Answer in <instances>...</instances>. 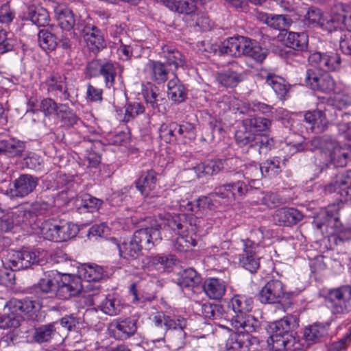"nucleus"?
Listing matches in <instances>:
<instances>
[{
	"mask_svg": "<svg viewBox=\"0 0 351 351\" xmlns=\"http://www.w3.org/2000/svg\"><path fill=\"white\" fill-rule=\"evenodd\" d=\"M253 304L252 298L245 295H236L231 299L230 305L236 313L231 319V325L235 330L254 332L258 328V321L247 314L252 311Z\"/></svg>",
	"mask_w": 351,
	"mask_h": 351,
	"instance_id": "f257e3e1",
	"label": "nucleus"
},
{
	"mask_svg": "<svg viewBox=\"0 0 351 351\" xmlns=\"http://www.w3.org/2000/svg\"><path fill=\"white\" fill-rule=\"evenodd\" d=\"M235 141L240 147L248 146L258 150L259 154L267 153L274 146V141L267 135L255 133L242 121L235 132Z\"/></svg>",
	"mask_w": 351,
	"mask_h": 351,
	"instance_id": "f03ea898",
	"label": "nucleus"
},
{
	"mask_svg": "<svg viewBox=\"0 0 351 351\" xmlns=\"http://www.w3.org/2000/svg\"><path fill=\"white\" fill-rule=\"evenodd\" d=\"M47 252L40 248L23 247L19 251L9 252L6 265L11 271L25 269L34 264L44 261Z\"/></svg>",
	"mask_w": 351,
	"mask_h": 351,
	"instance_id": "7ed1b4c3",
	"label": "nucleus"
},
{
	"mask_svg": "<svg viewBox=\"0 0 351 351\" xmlns=\"http://www.w3.org/2000/svg\"><path fill=\"white\" fill-rule=\"evenodd\" d=\"M167 225L173 232L179 234L174 243V248L178 252L189 251L195 246L197 241L189 234H184L188 226L185 215H179L171 217L167 219Z\"/></svg>",
	"mask_w": 351,
	"mask_h": 351,
	"instance_id": "20e7f679",
	"label": "nucleus"
},
{
	"mask_svg": "<svg viewBox=\"0 0 351 351\" xmlns=\"http://www.w3.org/2000/svg\"><path fill=\"white\" fill-rule=\"evenodd\" d=\"M326 302L333 313H346L351 311V287L349 285L330 289Z\"/></svg>",
	"mask_w": 351,
	"mask_h": 351,
	"instance_id": "39448f33",
	"label": "nucleus"
},
{
	"mask_svg": "<svg viewBox=\"0 0 351 351\" xmlns=\"http://www.w3.org/2000/svg\"><path fill=\"white\" fill-rule=\"evenodd\" d=\"M243 252L239 255V265L251 273H256L260 267L259 244L250 239H243Z\"/></svg>",
	"mask_w": 351,
	"mask_h": 351,
	"instance_id": "423d86ee",
	"label": "nucleus"
},
{
	"mask_svg": "<svg viewBox=\"0 0 351 351\" xmlns=\"http://www.w3.org/2000/svg\"><path fill=\"white\" fill-rule=\"evenodd\" d=\"M237 332L230 335L228 339L226 347L228 350L233 351H258V339L250 335L252 332L243 329L236 330Z\"/></svg>",
	"mask_w": 351,
	"mask_h": 351,
	"instance_id": "0eeeda50",
	"label": "nucleus"
},
{
	"mask_svg": "<svg viewBox=\"0 0 351 351\" xmlns=\"http://www.w3.org/2000/svg\"><path fill=\"white\" fill-rule=\"evenodd\" d=\"M304 82L313 90L329 94L335 88V82L327 72L321 73L313 69H308L306 73Z\"/></svg>",
	"mask_w": 351,
	"mask_h": 351,
	"instance_id": "6e6552de",
	"label": "nucleus"
},
{
	"mask_svg": "<svg viewBox=\"0 0 351 351\" xmlns=\"http://www.w3.org/2000/svg\"><path fill=\"white\" fill-rule=\"evenodd\" d=\"M84 289H89V285H84L80 276L66 275L58 285L56 296L62 300H67L81 293Z\"/></svg>",
	"mask_w": 351,
	"mask_h": 351,
	"instance_id": "1a4fd4ad",
	"label": "nucleus"
},
{
	"mask_svg": "<svg viewBox=\"0 0 351 351\" xmlns=\"http://www.w3.org/2000/svg\"><path fill=\"white\" fill-rule=\"evenodd\" d=\"M289 293L285 291L283 283L279 280L273 279L262 287L258 296L263 304H274L280 302Z\"/></svg>",
	"mask_w": 351,
	"mask_h": 351,
	"instance_id": "9d476101",
	"label": "nucleus"
},
{
	"mask_svg": "<svg viewBox=\"0 0 351 351\" xmlns=\"http://www.w3.org/2000/svg\"><path fill=\"white\" fill-rule=\"evenodd\" d=\"M271 351H303V345L295 335L278 336L271 334L267 341Z\"/></svg>",
	"mask_w": 351,
	"mask_h": 351,
	"instance_id": "9b49d317",
	"label": "nucleus"
},
{
	"mask_svg": "<svg viewBox=\"0 0 351 351\" xmlns=\"http://www.w3.org/2000/svg\"><path fill=\"white\" fill-rule=\"evenodd\" d=\"M37 185V178L23 174L14 181L12 187L7 190L6 193L11 198H22L33 192Z\"/></svg>",
	"mask_w": 351,
	"mask_h": 351,
	"instance_id": "f8f14e48",
	"label": "nucleus"
},
{
	"mask_svg": "<svg viewBox=\"0 0 351 351\" xmlns=\"http://www.w3.org/2000/svg\"><path fill=\"white\" fill-rule=\"evenodd\" d=\"M308 62L314 66L325 71H333L340 67L341 58L335 51L322 53L315 52L308 58Z\"/></svg>",
	"mask_w": 351,
	"mask_h": 351,
	"instance_id": "ddd939ff",
	"label": "nucleus"
},
{
	"mask_svg": "<svg viewBox=\"0 0 351 351\" xmlns=\"http://www.w3.org/2000/svg\"><path fill=\"white\" fill-rule=\"evenodd\" d=\"M108 330L110 334L115 339H127L136 332V319L130 317L114 319L110 324Z\"/></svg>",
	"mask_w": 351,
	"mask_h": 351,
	"instance_id": "4468645a",
	"label": "nucleus"
},
{
	"mask_svg": "<svg viewBox=\"0 0 351 351\" xmlns=\"http://www.w3.org/2000/svg\"><path fill=\"white\" fill-rule=\"evenodd\" d=\"M327 147L328 149L324 154L328 157L330 162L335 166H346L348 158L351 156V145L349 147L342 146L338 141L332 139L331 143L327 144Z\"/></svg>",
	"mask_w": 351,
	"mask_h": 351,
	"instance_id": "2eb2a0df",
	"label": "nucleus"
},
{
	"mask_svg": "<svg viewBox=\"0 0 351 351\" xmlns=\"http://www.w3.org/2000/svg\"><path fill=\"white\" fill-rule=\"evenodd\" d=\"M82 33L88 47L93 53H97L106 47V43L104 36L96 26L85 25Z\"/></svg>",
	"mask_w": 351,
	"mask_h": 351,
	"instance_id": "dca6fc26",
	"label": "nucleus"
},
{
	"mask_svg": "<svg viewBox=\"0 0 351 351\" xmlns=\"http://www.w3.org/2000/svg\"><path fill=\"white\" fill-rule=\"evenodd\" d=\"M110 245H114L118 250L119 256L126 260H134L141 255L142 250L140 244H137L133 238L123 241L120 244L114 237L108 240Z\"/></svg>",
	"mask_w": 351,
	"mask_h": 351,
	"instance_id": "f3484780",
	"label": "nucleus"
},
{
	"mask_svg": "<svg viewBox=\"0 0 351 351\" xmlns=\"http://www.w3.org/2000/svg\"><path fill=\"white\" fill-rule=\"evenodd\" d=\"M66 77L64 75L59 73L51 74L43 85L44 88H46L48 93L53 96H58L59 95H63L64 98L67 99L69 93L67 91Z\"/></svg>",
	"mask_w": 351,
	"mask_h": 351,
	"instance_id": "a211bd4d",
	"label": "nucleus"
},
{
	"mask_svg": "<svg viewBox=\"0 0 351 351\" xmlns=\"http://www.w3.org/2000/svg\"><path fill=\"white\" fill-rule=\"evenodd\" d=\"M132 238L137 244H140L141 250L145 248L148 250L154 247L156 241L161 239L158 229L152 227L136 230Z\"/></svg>",
	"mask_w": 351,
	"mask_h": 351,
	"instance_id": "6ab92c4d",
	"label": "nucleus"
},
{
	"mask_svg": "<svg viewBox=\"0 0 351 351\" xmlns=\"http://www.w3.org/2000/svg\"><path fill=\"white\" fill-rule=\"evenodd\" d=\"M303 217V214L298 209L282 208L276 211L274 217L280 226H291L300 221Z\"/></svg>",
	"mask_w": 351,
	"mask_h": 351,
	"instance_id": "aec40b11",
	"label": "nucleus"
},
{
	"mask_svg": "<svg viewBox=\"0 0 351 351\" xmlns=\"http://www.w3.org/2000/svg\"><path fill=\"white\" fill-rule=\"evenodd\" d=\"M298 326V318L293 315H287L272 323L270 326V328L272 331L271 334L287 337L288 335H295V333L293 332V330Z\"/></svg>",
	"mask_w": 351,
	"mask_h": 351,
	"instance_id": "412c9836",
	"label": "nucleus"
},
{
	"mask_svg": "<svg viewBox=\"0 0 351 351\" xmlns=\"http://www.w3.org/2000/svg\"><path fill=\"white\" fill-rule=\"evenodd\" d=\"M267 54V49L263 48L256 40L245 37L241 56L251 58L256 62H262Z\"/></svg>",
	"mask_w": 351,
	"mask_h": 351,
	"instance_id": "4be33fe9",
	"label": "nucleus"
},
{
	"mask_svg": "<svg viewBox=\"0 0 351 351\" xmlns=\"http://www.w3.org/2000/svg\"><path fill=\"white\" fill-rule=\"evenodd\" d=\"M261 77L265 80V83L269 86L280 99H285L289 90V85L281 77L266 71L260 73Z\"/></svg>",
	"mask_w": 351,
	"mask_h": 351,
	"instance_id": "5701e85b",
	"label": "nucleus"
},
{
	"mask_svg": "<svg viewBox=\"0 0 351 351\" xmlns=\"http://www.w3.org/2000/svg\"><path fill=\"white\" fill-rule=\"evenodd\" d=\"M52 7L60 27L66 31L72 29L75 24L73 12L64 4L53 3Z\"/></svg>",
	"mask_w": 351,
	"mask_h": 351,
	"instance_id": "b1692460",
	"label": "nucleus"
},
{
	"mask_svg": "<svg viewBox=\"0 0 351 351\" xmlns=\"http://www.w3.org/2000/svg\"><path fill=\"white\" fill-rule=\"evenodd\" d=\"M35 308L36 302L33 300L12 298L6 303L4 311H8L13 315H19L21 320L22 314H28Z\"/></svg>",
	"mask_w": 351,
	"mask_h": 351,
	"instance_id": "393cba45",
	"label": "nucleus"
},
{
	"mask_svg": "<svg viewBox=\"0 0 351 351\" xmlns=\"http://www.w3.org/2000/svg\"><path fill=\"white\" fill-rule=\"evenodd\" d=\"M156 173L153 169L142 171L139 178L135 182L136 189L145 196L156 188Z\"/></svg>",
	"mask_w": 351,
	"mask_h": 351,
	"instance_id": "a878e982",
	"label": "nucleus"
},
{
	"mask_svg": "<svg viewBox=\"0 0 351 351\" xmlns=\"http://www.w3.org/2000/svg\"><path fill=\"white\" fill-rule=\"evenodd\" d=\"M350 12V7L342 3H336L332 5L330 14L326 15L330 19L328 21L331 23V32L341 27Z\"/></svg>",
	"mask_w": 351,
	"mask_h": 351,
	"instance_id": "bb28decb",
	"label": "nucleus"
},
{
	"mask_svg": "<svg viewBox=\"0 0 351 351\" xmlns=\"http://www.w3.org/2000/svg\"><path fill=\"white\" fill-rule=\"evenodd\" d=\"M95 66H97L99 71V74L104 78L106 86L110 88L113 86L116 77V69L112 62H104L101 64L91 63L88 64V69L90 74L96 76L97 74L93 73Z\"/></svg>",
	"mask_w": 351,
	"mask_h": 351,
	"instance_id": "cd10ccee",
	"label": "nucleus"
},
{
	"mask_svg": "<svg viewBox=\"0 0 351 351\" xmlns=\"http://www.w3.org/2000/svg\"><path fill=\"white\" fill-rule=\"evenodd\" d=\"M245 75V72L238 73L233 71L232 69H229L218 73L216 79L221 86L226 88H234L244 80Z\"/></svg>",
	"mask_w": 351,
	"mask_h": 351,
	"instance_id": "c85d7f7f",
	"label": "nucleus"
},
{
	"mask_svg": "<svg viewBox=\"0 0 351 351\" xmlns=\"http://www.w3.org/2000/svg\"><path fill=\"white\" fill-rule=\"evenodd\" d=\"M204 290L211 299L220 300L226 291L225 282L219 278H211L207 279L204 283Z\"/></svg>",
	"mask_w": 351,
	"mask_h": 351,
	"instance_id": "c756f323",
	"label": "nucleus"
},
{
	"mask_svg": "<svg viewBox=\"0 0 351 351\" xmlns=\"http://www.w3.org/2000/svg\"><path fill=\"white\" fill-rule=\"evenodd\" d=\"M305 19L315 27H319L324 31L331 32V23H329L326 15H323L322 11L317 8H309L305 15Z\"/></svg>",
	"mask_w": 351,
	"mask_h": 351,
	"instance_id": "7c9ffc66",
	"label": "nucleus"
},
{
	"mask_svg": "<svg viewBox=\"0 0 351 351\" xmlns=\"http://www.w3.org/2000/svg\"><path fill=\"white\" fill-rule=\"evenodd\" d=\"M340 207L338 204L330 205L326 210V228L329 234L338 233L341 230L339 219Z\"/></svg>",
	"mask_w": 351,
	"mask_h": 351,
	"instance_id": "2f4dec72",
	"label": "nucleus"
},
{
	"mask_svg": "<svg viewBox=\"0 0 351 351\" xmlns=\"http://www.w3.org/2000/svg\"><path fill=\"white\" fill-rule=\"evenodd\" d=\"M25 17L40 27L47 25L50 21L49 12L46 9L34 5L27 7Z\"/></svg>",
	"mask_w": 351,
	"mask_h": 351,
	"instance_id": "473e14b6",
	"label": "nucleus"
},
{
	"mask_svg": "<svg viewBox=\"0 0 351 351\" xmlns=\"http://www.w3.org/2000/svg\"><path fill=\"white\" fill-rule=\"evenodd\" d=\"M80 276L84 278L83 282L84 285H89V289H91V282H97L102 278L104 274V269L94 264L84 265L79 271Z\"/></svg>",
	"mask_w": 351,
	"mask_h": 351,
	"instance_id": "72a5a7b5",
	"label": "nucleus"
},
{
	"mask_svg": "<svg viewBox=\"0 0 351 351\" xmlns=\"http://www.w3.org/2000/svg\"><path fill=\"white\" fill-rule=\"evenodd\" d=\"M245 38V37L244 36L227 38L221 44L220 47L221 52L234 57L241 56Z\"/></svg>",
	"mask_w": 351,
	"mask_h": 351,
	"instance_id": "f704fd0d",
	"label": "nucleus"
},
{
	"mask_svg": "<svg viewBox=\"0 0 351 351\" xmlns=\"http://www.w3.org/2000/svg\"><path fill=\"white\" fill-rule=\"evenodd\" d=\"M201 282V276L192 268L184 270L178 279V285L180 287L189 290L198 287Z\"/></svg>",
	"mask_w": 351,
	"mask_h": 351,
	"instance_id": "c9c22d12",
	"label": "nucleus"
},
{
	"mask_svg": "<svg viewBox=\"0 0 351 351\" xmlns=\"http://www.w3.org/2000/svg\"><path fill=\"white\" fill-rule=\"evenodd\" d=\"M167 89L168 97L173 101L181 103L186 99L187 94L185 87L178 77H175L168 82Z\"/></svg>",
	"mask_w": 351,
	"mask_h": 351,
	"instance_id": "e433bc0d",
	"label": "nucleus"
},
{
	"mask_svg": "<svg viewBox=\"0 0 351 351\" xmlns=\"http://www.w3.org/2000/svg\"><path fill=\"white\" fill-rule=\"evenodd\" d=\"M147 69L152 80L157 84H162L167 80L169 71L165 68L164 63L149 60L147 64Z\"/></svg>",
	"mask_w": 351,
	"mask_h": 351,
	"instance_id": "4c0bfd02",
	"label": "nucleus"
},
{
	"mask_svg": "<svg viewBox=\"0 0 351 351\" xmlns=\"http://www.w3.org/2000/svg\"><path fill=\"white\" fill-rule=\"evenodd\" d=\"M304 121L311 125L312 130L317 129L318 132L324 131L328 125V120L325 113L320 110L306 112Z\"/></svg>",
	"mask_w": 351,
	"mask_h": 351,
	"instance_id": "58836bf2",
	"label": "nucleus"
},
{
	"mask_svg": "<svg viewBox=\"0 0 351 351\" xmlns=\"http://www.w3.org/2000/svg\"><path fill=\"white\" fill-rule=\"evenodd\" d=\"M223 169V162L221 160L215 159L207 160L204 162L197 165L195 171L199 178L204 176H213L217 174Z\"/></svg>",
	"mask_w": 351,
	"mask_h": 351,
	"instance_id": "ea45409f",
	"label": "nucleus"
},
{
	"mask_svg": "<svg viewBox=\"0 0 351 351\" xmlns=\"http://www.w3.org/2000/svg\"><path fill=\"white\" fill-rule=\"evenodd\" d=\"M161 56L166 60L168 66H173L175 69L184 64L182 53L173 46L164 45L162 47Z\"/></svg>",
	"mask_w": 351,
	"mask_h": 351,
	"instance_id": "a19ab883",
	"label": "nucleus"
},
{
	"mask_svg": "<svg viewBox=\"0 0 351 351\" xmlns=\"http://www.w3.org/2000/svg\"><path fill=\"white\" fill-rule=\"evenodd\" d=\"M2 154L10 157L21 156L25 149V142L11 138L1 140Z\"/></svg>",
	"mask_w": 351,
	"mask_h": 351,
	"instance_id": "79ce46f5",
	"label": "nucleus"
},
{
	"mask_svg": "<svg viewBox=\"0 0 351 351\" xmlns=\"http://www.w3.org/2000/svg\"><path fill=\"white\" fill-rule=\"evenodd\" d=\"M57 231L58 242H63L75 237L78 228L71 222L58 219Z\"/></svg>",
	"mask_w": 351,
	"mask_h": 351,
	"instance_id": "37998d69",
	"label": "nucleus"
},
{
	"mask_svg": "<svg viewBox=\"0 0 351 351\" xmlns=\"http://www.w3.org/2000/svg\"><path fill=\"white\" fill-rule=\"evenodd\" d=\"M285 43L288 47L297 51H303L307 47L308 36L304 32H289L287 35Z\"/></svg>",
	"mask_w": 351,
	"mask_h": 351,
	"instance_id": "c03bdc74",
	"label": "nucleus"
},
{
	"mask_svg": "<svg viewBox=\"0 0 351 351\" xmlns=\"http://www.w3.org/2000/svg\"><path fill=\"white\" fill-rule=\"evenodd\" d=\"M261 19L271 27L279 30H284L290 25V19L283 14H263Z\"/></svg>",
	"mask_w": 351,
	"mask_h": 351,
	"instance_id": "a18cd8bd",
	"label": "nucleus"
},
{
	"mask_svg": "<svg viewBox=\"0 0 351 351\" xmlns=\"http://www.w3.org/2000/svg\"><path fill=\"white\" fill-rule=\"evenodd\" d=\"M39 46L45 51H53L57 47V38L48 29H40L38 34Z\"/></svg>",
	"mask_w": 351,
	"mask_h": 351,
	"instance_id": "49530a36",
	"label": "nucleus"
},
{
	"mask_svg": "<svg viewBox=\"0 0 351 351\" xmlns=\"http://www.w3.org/2000/svg\"><path fill=\"white\" fill-rule=\"evenodd\" d=\"M58 219H49L43 221L40 226V233L49 241L58 242L57 231Z\"/></svg>",
	"mask_w": 351,
	"mask_h": 351,
	"instance_id": "de8ad7c7",
	"label": "nucleus"
},
{
	"mask_svg": "<svg viewBox=\"0 0 351 351\" xmlns=\"http://www.w3.org/2000/svg\"><path fill=\"white\" fill-rule=\"evenodd\" d=\"M326 334L327 330L324 325L315 324L304 329V337L310 343L316 342Z\"/></svg>",
	"mask_w": 351,
	"mask_h": 351,
	"instance_id": "09e8293b",
	"label": "nucleus"
},
{
	"mask_svg": "<svg viewBox=\"0 0 351 351\" xmlns=\"http://www.w3.org/2000/svg\"><path fill=\"white\" fill-rule=\"evenodd\" d=\"M255 133L267 131L271 126V121L263 117H248L243 120Z\"/></svg>",
	"mask_w": 351,
	"mask_h": 351,
	"instance_id": "8fccbe9b",
	"label": "nucleus"
},
{
	"mask_svg": "<svg viewBox=\"0 0 351 351\" xmlns=\"http://www.w3.org/2000/svg\"><path fill=\"white\" fill-rule=\"evenodd\" d=\"M59 108V110L57 111V117L64 125L73 127L80 121L77 115L67 106L60 104Z\"/></svg>",
	"mask_w": 351,
	"mask_h": 351,
	"instance_id": "3c124183",
	"label": "nucleus"
},
{
	"mask_svg": "<svg viewBox=\"0 0 351 351\" xmlns=\"http://www.w3.org/2000/svg\"><path fill=\"white\" fill-rule=\"evenodd\" d=\"M262 176L272 178L281 172L280 161L278 158H273L265 160L261 165Z\"/></svg>",
	"mask_w": 351,
	"mask_h": 351,
	"instance_id": "603ef678",
	"label": "nucleus"
},
{
	"mask_svg": "<svg viewBox=\"0 0 351 351\" xmlns=\"http://www.w3.org/2000/svg\"><path fill=\"white\" fill-rule=\"evenodd\" d=\"M232 189L228 183L221 184L216 186L210 195L220 198L224 204H230L235 201V195L232 193Z\"/></svg>",
	"mask_w": 351,
	"mask_h": 351,
	"instance_id": "864d4df0",
	"label": "nucleus"
},
{
	"mask_svg": "<svg viewBox=\"0 0 351 351\" xmlns=\"http://www.w3.org/2000/svg\"><path fill=\"white\" fill-rule=\"evenodd\" d=\"M123 308L121 301L109 295L101 302V310L106 314L110 316L119 314Z\"/></svg>",
	"mask_w": 351,
	"mask_h": 351,
	"instance_id": "5fc2aeb1",
	"label": "nucleus"
},
{
	"mask_svg": "<svg viewBox=\"0 0 351 351\" xmlns=\"http://www.w3.org/2000/svg\"><path fill=\"white\" fill-rule=\"evenodd\" d=\"M186 22L191 27H198L202 31H207L211 28L210 21L208 17L203 14L195 12L190 15L189 19H185Z\"/></svg>",
	"mask_w": 351,
	"mask_h": 351,
	"instance_id": "6e6d98bb",
	"label": "nucleus"
},
{
	"mask_svg": "<svg viewBox=\"0 0 351 351\" xmlns=\"http://www.w3.org/2000/svg\"><path fill=\"white\" fill-rule=\"evenodd\" d=\"M147 264L152 266L161 265L163 268H170L176 261L175 257L171 254H156L147 258Z\"/></svg>",
	"mask_w": 351,
	"mask_h": 351,
	"instance_id": "4d7b16f0",
	"label": "nucleus"
},
{
	"mask_svg": "<svg viewBox=\"0 0 351 351\" xmlns=\"http://www.w3.org/2000/svg\"><path fill=\"white\" fill-rule=\"evenodd\" d=\"M55 332L53 324L42 326L36 329L34 338L38 343L49 341Z\"/></svg>",
	"mask_w": 351,
	"mask_h": 351,
	"instance_id": "13d9d810",
	"label": "nucleus"
},
{
	"mask_svg": "<svg viewBox=\"0 0 351 351\" xmlns=\"http://www.w3.org/2000/svg\"><path fill=\"white\" fill-rule=\"evenodd\" d=\"M10 213L14 225L27 224L31 222L32 219L33 220L28 209L23 207L16 208L14 211Z\"/></svg>",
	"mask_w": 351,
	"mask_h": 351,
	"instance_id": "bf43d9fd",
	"label": "nucleus"
},
{
	"mask_svg": "<svg viewBox=\"0 0 351 351\" xmlns=\"http://www.w3.org/2000/svg\"><path fill=\"white\" fill-rule=\"evenodd\" d=\"M186 319L184 317H178L176 319H174L167 316L165 323V328L163 329V334L168 330H180L182 335L184 336L185 332H184V329L186 328Z\"/></svg>",
	"mask_w": 351,
	"mask_h": 351,
	"instance_id": "052dcab7",
	"label": "nucleus"
},
{
	"mask_svg": "<svg viewBox=\"0 0 351 351\" xmlns=\"http://www.w3.org/2000/svg\"><path fill=\"white\" fill-rule=\"evenodd\" d=\"M16 12L9 1L3 3L0 6V23L1 24L9 25L15 19Z\"/></svg>",
	"mask_w": 351,
	"mask_h": 351,
	"instance_id": "680f3d73",
	"label": "nucleus"
},
{
	"mask_svg": "<svg viewBox=\"0 0 351 351\" xmlns=\"http://www.w3.org/2000/svg\"><path fill=\"white\" fill-rule=\"evenodd\" d=\"M102 201L90 194H84L81 197L80 206L86 209L88 212L98 210L102 204Z\"/></svg>",
	"mask_w": 351,
	"mask_h": 351,
	"instance_id": "e2e57ef3",
	"label": "nucleus"
},
{
	"mask_svg": "<svg viewBox=\"0 0 351 351\" xmlns=\"http://www.w3.org/2000/svg\"><path fill=\"white\" fill-rule=\"evenodd\" d=\"M145 112V107L138 102L130 103L125 106L123 121L128 122Z\"/></svg>",
	"mask_w": 351,
	"mask_h": 351,
	"instance_id": "0e129e2a",
	"label": "nucleus"
},
{
	"mask_svg": "<svg viewBox=\"0 0 351 351\" xmlns=\"http://www.w3.org/2000/svg\"><path fill=\"white\" fill-rule=\"evenodd\" d=\"M58 287V281L51 276H45L41 278L38 283L37 289L42 293H48L51 292H57Z\"/></svg>",
	"mask_w": 351,
	"mask_h": 351,
	"instance_id": "69168bd1",
	"label": "nucleus"
},
{
	"mask_svg": "<svg viewBox=\"0 0 351 351\" xmlns=\"http://www.w3.org/2000/svg\"><path fill=\"white\" fill-rule=\"evenodd\" d=\"M21 317L13 315L5 311L3 315H0V328H16L20 325Z\"/></svg>",
	"mask_w": 351,
	"mask_h": 351,
	"instance_id": "338daca9",
	"label": "nucleus"
},
{
	"mask_svg": "<svg viewBox=\"0 0 351 351\" xmlns=\"http://www.w3.org/2000/svg\"><path fill=\"white\" fill-rule=\"evenodd\" d=\"M332 105L338 110H349L351 112V96L347 94L335 95L332 100Z\"/></svg>",
	"mask_w": 351,
	"mask_h": 351,
	"instance_id": "774afa93",
	"label": "nucleus"
}]
</instances>
